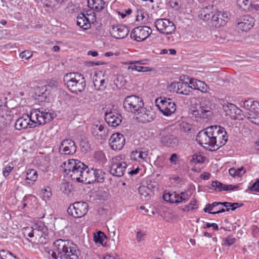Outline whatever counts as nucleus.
I'll return each mask as SVG.
<instances>
[{
	"label": "nucleus",
	"mask_w": 259,
	"mask_h": 259,
	"mask_svg": "<svg viewBox=\"0 0 259 259\" xmlns=\"http://www.w3.org/2000/svg\"><path fill=\"white\" fill-rule=\"evenodd\" d=\"M37 171L33 169H30L27 171L26 180H30L32 182L35 181L37 178Z\"/></svg>",
	"instance_id": "nucleus-39"
},
{
	"label": "nucleus",
	"mask_w": 259,
	"mask_h": 259,
	"mask_svg": "<svg viewBox=\"0 0 259 259\" xmlns=\"http://www.w3.org/2000/svg\"><path fill=\"white\" fill-rule=\"evenodd\" d=\"M123 79V77L121 76H118L116 77V79L114 80V83L116 85V86L118 85H122V80Z\"/></svg>",
	"instance_id": "nucleus-61"
},
{
	"label": "nucleus",
	"mask_w": 259,
	"mask_h": 259,
	"mask_svg": "<svg viewBox=\"0 0 259 259\" xmlns=\"http://www.w3.org/2000/svg\"><path fill=\"white\" fill-rule=\"evenodd\" d=\"M88 6L97 12L103 10L105 7V3L103 0H88Z\"/></svg>",
	"instance_id": "nucleus-32"
},
{
	"label": "nucleus",
	"mask_w": 259,
	"mask_h": 259,
	"mask_svg": "<svg viewBox=\"0 0 259 259\" xmlns=\"http://www.w3.org/2000/svg\"><path fill=\"white\" fill-rule=\"evenodd\" d=\"M94 180L98 182L102 183L104 180L105 173L101 169L92 168Z\"/></svg>",
	"instance_id": "nucleus-36"
},
{
	"label": "nucleus",
	"mask_w": 259,
	"mask_h": 259,
	"mask_svg": "<svg viewBox=\"0 0 259 259\" xmlns=\"http://www.w3.org/2000/svg\"><path fill=\"white\" fill-rule=\"evenodd\" d=\"M30 119H32L31 127L37 125L45 124L54 118V114L42 108L34 109L30 112Z\"/></svg>",
	"instance_id": "nucleus-6"
},
{
	"label": "nucleus",
	"mask_w": 259,
	"mask_h": 259,
	"mask_svg": "<svg viewBox=\"0 0 259 259\" xmlns=\"http://www.w3.org/2000/svg\"><path fill=\"white\" fill-rule=\"evenodd\" d=\"M223 242V245L230 246L235 243L236 238L232 236H228L225 238H224Z\"/></svg>",
	"instance_id": "nucleus-47"
},
{
	"label": "nucleus",
	"mask_w": 259,
	"mask_h": 259,
	"mask_svg": "<svg viewBox=\"0 0 259 259\" xmlns=\"http://www.w3.org/2000/svg\"><path fill=\"white\" fill-rule=\"evenodd\" d=\"M127 167L126 163L122 160L121 156H116L111 160L109 172L114 176L121 177Z\"/></svg>",
	"instance_id": "nucleus-9"
},
{
	"label": "nucleus",
	"mask_w": 259,
	"mask_h": 259,
	"mask_svg": "<svg viewBox=\"0 0 259 259\" xmlns=\"http://www.w3.org/2000/svg\"><path fill=\"white\" fill-rule=\"evenodd\" d=\"M106 237V236L103 232L98 231L94 234V240L96 244L103 245L104 239Z\"/></svg>",
	"instance_id": "nucleus-38"
},
{
	"label": "nucleus",
	"mask_w": 259,
	"mask_h": 259,
	"mask_svg": "<svg viewBox=\"0 0 259 259\" xmlns=\"http://www.w3.org/2000/svg\"><path fill=\"white\" fill-rule=\"evenodd\" d=\"M68 249L67 252H70ZM66 256V259H78L80 257V251L78 249V247L76 245L75 252L73 251V253L69 252V254Z\"/></svg>",
	"instance_id": "nucleus-46"
},
{
	"label": "nucleus",
	"mask_w": 259,
	"mask_h": 259,
	"mask_svg": "<svg viewBox=\"0 0 259 259\" xmlns=\"http://www.w3.org/2000/svg\"><path fill=\"white\" fill-rule=\"evenodd\" d=\"M251 191H255L259 192V180L254 182L251 186L249 187Z\"/></svg>",
	"instance_id": "nucleus-58"
},
{
	"label": "nucleus",
	"mask_w": 259,
	"mask_h": 259,
	"mask_svg": "<svg viewBox=\"0 0 259 259\" xmlns=\"http://www.w3.org/2000/svg\"><path fill=\"white\" fill-rule=\"evenodd\" d=\"M129 32L127 27L123 25L113 26L111 30V34L113 37L116 39L125 38Z\"/></svg>",
	"instance_id": "nucleus-22"
},
{
	"label": "nucleus",
	"mask_w": 259,
	"mask_h": 259,
	"mask_svg": "<svg viewBox=\"0 0 259 259\" xmlns=\"http://www.w3.org/2000/svg\"><path fill=\"white\" fill-rule=\"evenodd\" d=\"M155 26L161 33L168 35L176 30L174 23L167 19H159L155 22Z\"/></svg>",
	"instance_id": "nucleus-13"
},
{
	"label": "nucleus",
	"mask_w": 259,
	"mask_h": 259,
	"mask_svg": "<svg viewBox=\"0 0 259 259\" xmlns=\"http://www.w3.org/2000/svg\"><path fill=\"white\" fill-rule=\"evenodd\" d=\"M8 112L7 108H0V130L5 128L11 123L12 116Z\"/></svg>",
	"instance_id": "nucleus-26"
},
{
	"label": "nucleus",
	"mask_w": 259,
	"mask_h": 259,
	"mask_svg": "<svg viewBox=\"0 0 259 259\" xmlns=\"http://www.w3.org/2000/svg\"><path fill=\"white\" fill-rule=\"evenodd\" d=\"M253 105L252 104V102L249 100H245L243 102L241 106L242 107L245 108L246 110H254V108L253 107Z\"/></svg>",
	"instance_id": "nucleus-52"
},
{
	"label": "nucleus",
	"mask_w": 259,
	"mask_h": 259,
	"mask_svg": "<svg viewBox=\"0 0 259 259\" xmlns=\"http://www.w3.org/2000/svg\"><path fill=\"white\" fill-rule=\"evenodd\" d=\"M141 61H131L128 63L129 66H128L127 69L143 72L151 70V69L149 67L141 66Z\"/></svg>",
	"instance_id": "nucleus-31"
},
{
	"label": "nucleus",
	"mask_w": 259,
	"mask_h": 259,
	"mask_svg": "<svg viewBox=\"0 0 259 259\" xmlns=\"http://www.w3.org/2000/svg\"><path fill=\"white\" fill-rule=\"evenodd\" d=\"M237 5L244 11H248L251 6V0H237Z\"/></svg>",
	"instance_id": "nucleus-37"
},
{
	"label": "nucleus",
	"mask_w": 259,
	"mask_h": 259,
	"mask_svg": "<svg viewBox=\"0 0 259 259\" xmlns=\"http://www.w3.org/2000/svg\"><path fill=\"white\" fill-rule=\"evenodd\" d=\"M32 56V53L29 51H23L20 54V57L22 59H28Z\"/></svg>",
	"instance_id": "nucleus-57"
},
{
	"label": "nucleus",
	"mask_w": 259,
	"mask_h": 259,
	"mask_svg": "<svg viewBox=\"0 0 259 259\" xmlns=\"http://www.w3.org/2000/svg\"><path fill=\"white\" fill-rule=\"evenodd\" d=\"M160 105H158L160 111L165 116H170L175 113L176 110L175 103L170 98L161 99Z\"/></svg>",
	"instance_id": "nucleus-15"
},
{
	"label": "nucleus",
	"mask_w": 259,
	"mask_h": 259,
	"mask_svg": "<svg viewBox=\"0 0 259 259\" xmlns=\"http://www.w3.org/2000/svg\"><path fill=\"white\" fill-rule=\"evenodd\" d=\"M53 246L57 257L60 259H66V256L69 254V252H67L68 249L72 253L73 251L75 252L76 244L68 239H57L54 242Z\"/></svg>",
	"instance_id": "nucleus-5"
},
{
	"label": "nucleus",
	"mask_w": 259,
	"mask_h": 259,
	"mask_svg": "<svg viewBox=\"0 0 259 259\" xmlns=\"http://www.w3.org/2000/svg\"><path fill=\"white\" fill-rule=\"evenodd\" d=\"M238 111H239V112L236 111V112H235L234 113L235 116H234V117H232V119H234L235 120H237V119L240 120L242 118L241 117L242 111L239 108H238Z\"/></svg>",
	"instance_id": "nucleus-60"
},
{
	"label": "nucleus",
	"mask_w": 259,
	"mask_h": 259,
	"mask_svg": "<svg viewBox=\"0 0 259 259\" xmlns=\"http://www.w3.org/2000/svg\"><path fill=\"white\" fill-rule=\"evenodd\" d=\"M94 85L96 90L103 91L107 87V82L104 78H96L93 80Z\"/></svg>",
	"instance_id": "nucleus-35"
},
{
	"label": "nucleus",
	"mask_w": 259,
	"mask_h": 259,
	"mask_svg": "<svg viewBox=\"0 0 259 259\" xmlns=\"http://www.w3.org/2000/svg\"><path fill=\"white\" fill-rule=\"evenodd\" d=\"M76 23L78 26L85 30L90 28L91 27L89 19L83 13L78 14L76 18Z\"/></svg>",
	"instance_id": "nucleus-30"
},
{
	"label": "nucleus",
	"mask_w": 259,
	"mask_h": 259,
	"mask_svg": "<svg viewBox=\"0 0 259 259\" xmlns=\"http://www.w3.org/2000/svg\"><path fill=\"white\" fill-rule=\"evenodd\" d=\"M62 169L72 180L78 182L91 183L94 180L92 168L90 170L87 165L77 159H69L61 166Z\"/></svg>",
	"instance_id": "nucleus-1"
},
{
	"label": "nucleus",
	"mask_w": 259,
	"mask_h": 259,
	"mask_svg": "<svg viewBox=\"0 0 259 259\" xmlns=\"http://www.w3.org/2000/svg\"><path fill=\"white\" fill-rule=\"evenodd\" d=\"M44 198L45 200L49 199L52 196L51 189L50 187H47L42 190Z\"/></svg>",
	"instance_id": "nucleus-54"
},
{
	"label": "nucleus",
	"mask_w": 259,
	"mask_h": 259,
	"mask_svg": "<svg viewBox=\"0 0 259 259\" xmlns=\"http://www.w3.org/2000/svg\"><path fill=\"white\" fill-rule=\"evenodd\" d=\"M189 195L187 192H182L180 194H179V200H180V203L183 202H186L189 199Z\"/></svg>",
	"instance_id": "nucleus-53"
},
{
	"label": "nucleus",
	"mask_w": 259,
	"mask_h": 259,
	"mask_svg": "<svg viewBox=\"0 0 259 259\" xmlns=\"http://www.w3.org/2000/svg\"><path fill=\"white\" fill-rule=\"evenodd\" d=\"M94 158L96 160L102 164L104 163L106 161L105 155L101 151L96 152L94 154Z\"/></svg>",
	"instance_id": "nucleus-43"
},
{
	"label": "nucleus",
	"mask_w": 259,
	"mask_h": 259,
	"mask_svg": "<svg viewBox=\"0 0 259 259\" xmlns=\"http://www.w3.org/2000/svg\"><path fill=\"white\" fill-rule=\"evenodd\" d=\"M192 114L196 118H207L212 114V109L210 106L200 104L192 111Z\"/></svg>",
	"instance_id": "nucleus-17"
},
{
	"label": "nucleus",
	"mask_w": 259,
	"mask_h": 259,
	"mask_svg": "<svg viewBox=\"0 0 259 259\" xmlns=\"http://www.w3.org/2000/svg\"><path fill=\"white\" fill-rule=\"evenodd\" d=\"M199 81V80H197L195 78L190 79L189 82L188 83V85L190 87V89H192L193 90H196V89H197L198 84Z\"/></svg>",
	"instance_id": "nucleus-55"
},
{
	"label": "nucleus",
	"mask_w": 259,
	"mask_h": 259,
	"mask_svg": "<svg viewBox=\"0 0 259 259\" xmlns=\"http://www.w3.org/2000/svg\"><path fill=\"white\" fill-rule=\"evenodd\" d=\"M152 33L151 29L147 26H138L133 29L131 37L138 42L145 40Z\"/></svg>",
	"instance_id": "nucleus-14"
},
{
	"label": "nucleus",
	"mask_w": 259,
	"mask_h": 259,
	"mask_svg": "<svg viewBox=\"0 0 259 259\" xmlns=\"http://www.w3.org/2000/svg\"><path fill=\"white\" fill-rule=\"evenodd\" d=\"M170 87L178 94L188 95L190 92V87L188 83L183 81L181 80L178 82H174L171 83Z\"/></svg>",
	"instance_id": "nucleus-21"
},
{
	"label": "nucleus",
	"mask_w": 259,
	"mask_h": 259,
	"mask_svg": "<svg viewBox=\"0 0 259 259\" xmlns=\"http://www.w3.org/2000/svg\"><path fill=\"white\" fill-rule=\"evenodd\" d=\"M154 187L152 184H149L147 186H140L139 188L138 191L141 199L144 201L149 200L154 194Z\"/></svg>",
	"instance_id": "nucleus-24"
},
{
	"label": "nucleus",
	"mask_w": 259,
	"mask_h": 259,
	"mask_svg": "<svg viewBox=\"0 0 259 259\" xmlns=\"http://www.w3.org/2000/svg\"><path fill=\"white\" fill-rule=\"evenodd\" d=\"M136 120L139 122L146 123L152 121L155 118V113L151 109L142 106L134 114Z\"/></svg>",
	"instance_id": "nucleus-12"
},
{
	"label": "nucleus",
	"mask_w": 259,
	"mask_h": 259,
	"mask_svg": "<svg viewBox=\"0 0 259 259\" xmlns=\"http://www.w3.org/2000/svg\"><path fill=\"white\" fill-rule=\"evenodd\" d=\"M208 87L204 81H199L196 90L200 91L203 93H207L208 91Z\"/></svg>",
	"instance_id": "nucleus-49"
},
{
	"label": "nucleus",
	"mask_w": 259,
	"mask_h": 259,
	"mask_svg": "<svg viewBox=\"0 0 259 259\" xmlns=\"http://www.w3.org/2000/svg\"><path fill=\"white\" fill-rule=\"evenodd\" d=\"M12 257L16 258V256L14 255L11 252L3 249L0 251L1 259L11 258Z\"/></svg>",
	"instance_id": "nucleus-44"
},
{
	"label": "nucleus",
	"mask_w": 259,
	"mask_h": 259,
	"mask_svg": "<svg viewBox=\"0 0 259 259\" xmlns=\"http://www.w3.org/2000/svg\"><path fill=\"white\" fill-rule=\"evenodd\" d=\"M107 132V128L102 124H94L92 127L93 135L98 140L105 139Z\"/></svg>",
	"instance_id": "nucleus-27"
},
{
	"label": "nucleus",
	"mask_w": 259,
	"mask_h": 259,
	"mask_svg": "<svg viewBox=\"0 0 259 259\" xmlns=\"http://www.w3.org/2000/svg\"><path fill=\"white\" fill-rule=\"evenodd\" d=\"M163 198L165 201L170 203H180V200H179V194L176 192L172 193H164Z\"/></svg>",
	"instance_id": "nucleus-33"
},
{
	"label": "nucleus",
	"mask_w": 259,
	"mask_h": 259,
	"mask_svg": "<svg viewBox=\"0 0 259 259\" xmlns=\"http://www.w3.org/2000/svg\"><path fill=\"white\" fill-rule=\"evenodd\" d=\"M236 176H237V177H240L245 172L244 168L242 167H241L240 168H238L237 169H236Z\"/></svg>",
	"instance_id": "nucleus-63"
},
{
	"label": "nucleus",
	"mask_w": 259,
	"mask_h": 259,
	"mask_svg": "<svg viewBox=\"0 0 259 259\" xmlns=\"http://www.w3.org/2000/svg\"><path fill=\"white\" fill-rule=\"evenodd\" d=\"M105 119L109 125L116 127L120 124L122 117L116 112L110 111L105 113Z\"/></svg>",
	"instance_id": "nucleus-19"
},
{
	"label": "nucleus",
	"mask_w": 259,
	"mask_h": 259,
	"mask_svg": "<svg viewBox=\"0 0 259 259\" xmlns=\"http://www.w3.org/2000/svg\"><path fill=\"white\" fill-rule=\"evenodd\" d=\"M210 126L211 131L210 130L209 135L211 134L212 139H213L215 150H218L227 142V134L223 127L219 125Z\"/></svg>",
	"instance_id": "nucleus-7"
},
{
	"label": "nucleus",
	"mask_w": 259,
	"mask_h": 259,
	"mask_svg": "<svg viewBox=\"0 0 259 259\" xmlns=\"http://www.w3.org/2000/svg\"><path fill=\"white\" fill-rule=\"evenodd\" d=\"M145 235L144 233H142L141 231H138L137 233V240L138 242H140L143 240V238Z\"/></svg>",
	"instance_id": "nucleus-62"
},
{
	"label": "nucleus",
	"mask_w": 259,
	"mask_h": 259,
	"mask_svg": "<svg viewBox=\"0 0 259 259\" xmlns=\"http://www.w3.org/2000/svg\"><path fill=\"white\" fill-rule=\"evenodd\" d=\"M223 109L226 112V115H229L231 118L234 117V113L238 111V108L232 103H228L226 105L223 106Z\"/></svg>",
	"instance_id": "nucleus-34"
},
{
	"label": "nucleus",
	"mask_w": 259,
	"mask_h": 259,
	"mask_svg": "<svg viewBox=\"0 0 259 259\" xmlns=\"http://www.w3.org/2000/svg\"><path fill=\"white\" fill-rule=\"evenodd\" d=\"M180 157L176 153H172L169 158L170 163L173 165H176L179 163Z\"/></svg>",
	"instance_id": "nucleus-50"
},
{
	"label": "nucleus",
	"mask_w": 259,
	"mask_h": 259,
	"mask_svg": "<svg viewBox=\"0 0 259 259\" xmlns=\"http://www.w3.org/2000/svg\"><path fill=\"white\" fill-rule=\"evenodd\" d=\"M25 235L30 238L34 237V242L37 244H46L49 240L48 228L41 223L35 224L31 228L25 229Z\"/></svg>",
	"instance_id": "nucleus-4"
},
{
	"label": "nucleus",
	"mask_w": 259,
	"mask_h": 259,
	"mask_svg": "<svg viewBox=\"0 0 259 259\" xmlns=\"http://www.w3.org/2000/svg\"><path fill=\"white\" fill-rule=\"evenodd\" d=\"M109 144L113 150H120L125 144V139L122 134L115 133L111 136Z\"/></svg>",
	"instance_id": "nucleus-18"
},
{
	"label": "nucleus",
	"mask_w": 259,
	"mask_h": 259,
	"mask_svg": "<svg viewBox=\"0 0 259 259\" xmlns=\"http://www.w3.org/2000/svg\"><path fill=\"white\" fill-rule=\"evenodd\" d=\"M48 91V87L47 85H42L40 87H37L35 89V93L36 96L39 97L42 96L46 97V93Z\"/></svg>",
	"instance_id": "nucleus-40"
},
{
	"label": "nucleus",
	"mask_w": 259,
	"mask_h": 259,
	"mask_svg": "<svg viewBox=\"0 0 259 259\" xmlns=\"http://www.w3.org/2000/svg\"><path fill=\"white\" fill-rule=\"evenodd\" d=\"M211 186L214 190L219 192H221L222 191L234 190L238 188V186L237 185H227L218 181L212 182Z\"/></svg>",
	"instance_id": "nucleus-28"
},
{
	"label": "nucleus",
	"mask_w": 259,
	"mask_h": 259,
	"mask_svg": "<svg viewBox=\"0 0 259 259\" xmlns=\"http://www.w3.org/2000/svg\"><path fill=\"white\" fill-rule=\"evenodd\" d=\"M148 152L141 150H136L131 152L130 157L132 160L139 162L146 161L148 157Z\"/></svg>",
	"instance_id": "nucleus-29"
},
{
	"label": "nucleus",
	"mask_w": 259,
	"mask_h": 259,
	"mask_svg": "<svg viewBox=\"0 0 259 259\" xmlns=\"http://www.w3.org/2000/svg\"><path fill=\"white\" fill-rule=\"evenodd\" d=\"M88 207V204L86 202H76L69 206L67 209V212L74 218H81L87 213Z\"/></svg>",
	"instance_id": "nucleus-11"
},
{
	"label": "nucleus",
	"mask_w": 259,
	"mask_h": 259,
	"mask_svg": "<svg viewBox=\"0 0 259 259\" xmlns=\"http://www.w3.org/2000/svg\"><path fill=\"white\" fill-rule=\"evenodd\" d=\"M132 10L131 9H128L125 11L124 13L119 12V14L121 16L122 18H124V17H125L126 15L131 14L132 13Z\"/></svg>",
	"instance_id": "nucleus-64"
},
{
	"label": "nucleus",
	"mask_w": 259,
	"mask_h": 259,
	"mask_svg": "<svg viewBox=\"0 0 259 259\" xmlns=\"http://www.w3.org/2000/svg\"><path fill=\"white\" fill-rule=\"evenodd\" d=\"M253 111L250 110L246 115L247 118L249 121L255 124H259V115H257L256 117H254Z\"/></svg>",
	"instance_id": "nucleus-41"
},
{
	"label": "nucleus",
	"mask_w": 259,
	"mask_h": 259,
	"mask_svg": "<svg viewBox=\"0 0 259 259\" xmlns=\"http://www.w3.org/2000/svg\"><path fill=\"white\" fill-rule=\"evenodd\" d=\"M197 205H198V204H197V201L194 199H192V200H191V201L188 205H185L184 208H183L182 210L184 211H189L190 210L197 209L198 207Z\"/></svg>",
	"instance_id": "nucleus-42"
},
{
	"label": "nucleus",
	"mask_w": 259,
	"mask_h": 259,
	"mask_svg": "<svg viewBox=\"0 0 259 259\" xmlns=\"http://www.w3.org/2000/svg\"><path fill=\"white\" fill-rule=\"evenodd\" d=\"M45 252L48 254V257H50V255L54 259H57V253H56L55 250H52V249L49 248H45Z\"/></svg>",
	"instance_id": "nucleus-56"
},
{
	"label": "nucleus",
	"mask_w": 259,
	"mask_h": 259,
	"mask_svg": "<svg viewBox=\"0 0 259 259\" xmlns=\"http://www.w3.org/2000/svg\"><path fill=\"white\" fill-rule=\"evenodd\" d=\"M64 83L72 93L82 92L86 86L85 79L83 75L77 72L66 73L63 77Z\"/></svg>",
	"instance_id": "nucleus-3"
},
{
	"label": "nucleus",
	"mask_w": 259,
	"mask_h": 259,
	"mask_svg": "<svg viewBox=\"0 0 259 259\" xmlns=\"http://www.w3.org/2000/svg\"><path fill=\"white\" fill-rule=\"evenodd\" d=\"M76 151L75 142L71 139L63 140L59 147V152L64 155H73Z\"/></svg>",
	"instance_id": "nucleus-16"
},
{
	"label": "nucleus",
	"mask_w": 259,
	"mask_h": 259,
	"mask_svg": "<svg viewBox=\"0 0 259 259\" xmlns=\"http://www.w3.org/2000/svg\"><path fill=\"white\" fill-rule=\"evenodd\" d=\"M254 25V19L248 15L244 16L237 23V27L242 31H247Z\"/></svg>",
	"instance_id": "nucleus-20"
},
{
	"label": "nucleus",
	"mask_w": 259,
	"mask_h": 259,
	"mask_svg": "<svg viewBox=\"0 0 259 259\" xmlns=\"http://www.w3.org/2000/svg\"><path fill=\"white\" fill-rule=\"evenodd\" d=\"M123 106L125 110L135 114L142 106H144V102L138 96L131 95L124 99Z\"/></svg>",
	"instance_id": "nucleus-10"
},
{
	"label": "nucleus",
	"mask_w": 259,
	"mask_h": 259,
	"mask_svg": "<svg viewBox=\"0 0 259 259\" xmlns=\"http://www.w3.org/2000/svg\"><path fill=\"white\" fill-rule=\"evenodd\" d=\"M191 161L195 164L202 163L204 161V157L200 154L195 153L192 156Z\"/></svg>",
	"instance_id": "nucleus-45"
},
{
	"label": "nucleus",
	"mask_w": 259,
	"mask_h": 259,
	"mask_svg": "<svg viewBox=\"0 0 259 259\" xmlns=\"http://www.w3.org/2000/svg\"><path fill=\"white\" fill-rule=\"evenodd\" d=\"M168 130V129H164L160 132V135L162 136L161 142L165 146L173 147L176 143L177 139L172 135L167 133Z\"/></svg>",
	"instance_id": "nucleus-25"
},
{
	"label": "nucleus",
	"mask_w": 259,
	"mask_h": 259,
	"mask_svg": "<svg viewBox=\"0 0 259 259\" xmlns=\"http://www.w3.org/2000/svg\"><path fill=\"white\" fill-rule=\"evenodd\" d=\"M217 206H218L217 202H214L212 204H207L204 208L203 211L205 212H207L208 213L211 214L212 212L211 211L213 210L214 207H216Z\"/></svg>",
	"instance_id": "nucleus-51"
},
{
	"label": "nucleus",
	"mask_w": 259,
	"mask_h": 259,
	"mask_svg": "<svg viewBox=\"0 0 259 259\" xmlns=\"http://www.w3.org/2000/svg\"><path fill=\"white\" fill-rule=\"evenodd\" d=\"M210 130L211 131V126L200 131L196 136V140L204 148L213 151L215 150L213 139L211 134L209 135Z\"/></svg>",
	"instance_id": "nucleus-8"
},
{
	"label": "nucleus",
	"mask_w": 259,
	"mask_h": 259,
	"mask_svg": "<svg viewBox=\"0 0 259 259\" xmlns=\"http://www.w3.org/2000/svg\"><path fill=\"white\" fill-rule=\"evenodd\" d=\"M14 167L11 166H7L5 167L3 171V175L6 177L9 175L10 172L13 169Z\"/></svg>",
	"instance_id": "nucleus-59"
},
{
	"label": "nucleus",
	"mask_w": 259,
	"mask_h": 259,
	"mask_svg": "<svg viewBox=\"0 0 259 259\" xmlns=\"http://www.w3.org/2000/svg\"><path fill=\"white\" fill-rule=\"evenodd\" d=\"M32 119H30V115L27 114L19 117L15 122V127L17 130H21L27 128H33L31 127Z\"/></svg>",
	"instance_id": "nucleus-23"
},
{
	"label": "nucleus",
	"mask_w": 259,
	"mask_h": 259,
	"mask_svg": "<svg viewBox=\"0 0 259 259\" xmlns=\"http://www.w3.org/2000/svg\"><path fill=\"white\" fill-rule=\"evenodd\" d=\"M71 185L69 183H63L61 184L60 189L61 190L66 194H69L71 191Z\"/></svg>",
	"instance_id": "nucleus-48"
},
{
	"label": "nucleus",
	"mask_w": 259,
	"mask_h": 259,
	"mask_svg": "<svg viewBox=\"0 0 259 259\" xmlns=\"http://www.w3.org/2000/svg\"><path fill=\"white\" fill-rule=\"evenodd\" d=\"M212 8V6H209L203 9L200 14V18L205 21H207L211 18L212 26L216 28L225 25L229 19V13L217 10L211 11Z\"/></svg>",
	"instance_id": "nucleus-2"
}]
</instances>
